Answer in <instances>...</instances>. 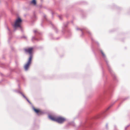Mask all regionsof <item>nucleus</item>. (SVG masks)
Returning <instances> with one entry per match:
<instances>
[{"label": "nucleus", "mask_w": 130, "mask_h": 130, "mask_svg": "<svg viewBox=\"0 0 130 130\" xmlns=\"http://www.w3.org/2000/svg\"><path fill=\"white\" fill-rule=\"evenodd\" d=\"M33 49V48L32 47H30L25 50L26 52L29 53L30 55V56L28 61L24 66V68L26 71L28 70L29 67V66L31 63L32 57V52Z\"/></svg>", "instance_id": "1"}, {"label": "nucleus", "mask_w": 130, "mask_h": 130, "mask_svg": "<svg viewBox=\"0 0 130 130\" xmlns=\"http://www.w3.org/2000/svg\"><path fill=\"white\" fill-rule=\"evenodd\" d=\"M48 117L51 120L55 121L60 123H63L66 120V119L65 118L60 117L55 118L51 115H49L48 116Z\"/></svg>", "instance_id": "2"}, {"label": "nucleus", "mask_w": 130, "mask_h": 130, "mask_svg": "<svg viewBox=\"0 0 130 130\" xmlns=\"http://www.w3.org/2000/svg\"><path fill=\"white\" fill-rule=\"evenodd\" d=\"M22 20L20 18H18L17 19L14 25V30H15L18 27H19L22 32H23V30L22 27L21 26V24L22 22Z\"/></svg>", "instance_id": "3"}, {"label": "nucleus", "mask_w": 130, "mask_h": 130, "mask_svg": "<svg viewBox=\"0 0 130 130\" xmlns=\"http://www.w3.org/2000/svg\"><path fill=\"white\" fill-rule=\"evenodd\" d=\"M19 93H20L23 97L27 100V101L28 103H29L30 104H31L30 102L29 101V100H28L27 98L21 92H19Z\"/></svg>", "instance_id": "4"}, {"label": "nucleus", "mask_w": 130, "mask_h": 130, "mask_svg": "<svg viewBox=\"0 0 130 130\" xmlns=\"http://www.w3.org/2000/svg\"><path fill=\"white\" fill-rule=\"evenodd\" d=\"M101 54L102 55L103 57V58H104V59L105 60V61H106V62H107V61L106 60V56H105V54L103 53V51L101 50Z\"/></svg>", "instance_id": "5"}, {"label": "nucleus", "mask_w": 130, "mask_h": 130, "mask_svg": "<svg viewBox=\"0 0 130 130\" xmlns=\"http://www.w3.org/2000/svg\"><path fill=\"white\" fill-rule=\"evenodd\" d=\"M30 3V4L34 5H36V2L35 0H33L32 1H31Z\"/></svg>", "instance_id": "6"}, {"label": "nucleus", "mask_w": 130, "mask_h": 130, "mask_svg": "<svg viewBox=\"0 0 130 130\" xmlns=\"http://www.w3.org/2000/svg\"><path fill=\"white\" fill-rule=\"evenodd\" d=\"M32 108L37 114H38V113L40 112L39 110L36 109L33 106H32Z\"/></svg>", "instance_id": "7"}, {"label": "nucleus", "mask_w": 130, "mask_h": 130, "mask_svg": "<svg viewBox=\"0 0 130 130\" xmlns=\"http://www.w3.org/2000/svg\"><path fill=\"white\" fill-rule=\"evenodd\" d=\"M54 30H55V31L56 32H57L58 31H57V28H54Z\"/></svg>", "instance_id": "8"}, {"label": "nucleus", "mask_w": 130, "mask_h": 130, "mask_svg": "<svg viewBox=\"0 0 130 130\" xmlns=\"http://www.w3.org/2000/svg\"><path fill=\"white\" fill-rule=\"evenodd\" d=\"M34 33H36V32H38V31H37V30H34Z\"/></svg>", "instance_id": "9"}, {"label": "nucleus", "mask_w": 130, "mask_h": 130, "mask_svg": "<svg viewBox=\"0 0 130 130\" xmlns=\"http://www.w3.org/2000/svg\"><path fill=\"white\" fill-rule=\"evenodd\" d=\"M36 39L35 38V37H33L32 38V40H36Z\"/></svg>", "instance_id": "10"}, {"label": "nucleus", "mask_w": 130, "mask_h": 130, "mask_svg": "<svg viewBox=\"0 0 130 130\" xmlns=\"http://www.w3.org/2000/svg\"><path fill=\"white\" fill-rule=\"evenodd\" d=\"M44 18L45 19H46V16L45 15H44Z\"/></svg>", "instance_id": "11"}, {"label": "nucleus", "mask_w": 130, "mask_h": 130, "mask_svg": "<svg viewBox=\"0 0 130 130\" xmlns=\"http://www.w3.org/2000/svg\"><path fill=\"white\" fill-rule=\"evenodd\" d=\"M77 30H81V31H82V29H79V28H77Z\"/></svg>", "instance_id": "12"}, {"label": "nucleus", "mask_w": 130, "mask_h": 130, "mask_svg": "<svg viewBox=\"0 0 130 130\" xmlns=\"http://www.w3.org/2000/svg\"><path fill=\"white\" fill-rule=\"evenodd\" d=\"M59 19H60V20H61V17L60 16H59Z\"/></svg>", "instance_id": "13"}, {"label": "nucleus", "mask_w": 130, "mask_h": 130, "mask_svg": "<svg viewBox=\"0 0 130 130\" xmlns=\"http://www.w3.org/2000/svg\"><path fill=\"white\" fill-rule=\"evenodd\" d=\"M109 70L111 72V70L110 68H109Z\"/></svg>", "instance_id": "14"}, {"label": "nucleus", "mask_w": 130, "mask_h": 130, "mask_svg": "<svg viewBox=\"0 0 130 130\" xmlns=\"http://www.w3.org/2000/svg\"><path fill=\"white\" fill-rule=\"evenodd\" d=\"M110 106L107 109V110H108V109H109L110 107Z\"/></svg>", "instance_id": "15"}, {"label": "nucleus", "mask_w": 130, "mask_h": 130, "mask_svg": "<svg viewBox=\"0 0 130 130\" xmlns=\"http://www.w3.org/2000/svg\"><path fill=\"white\" fill-rule=\"evenodd\" d=\"M106 128H107V127H108V124H107L106 125Z\"/></svg>", "instance_id": "16"}, {"label": "nucleus", "mask_w": 130, "mask_h": 130, "mask_svg": "<svg viewBox=\"0 0 130 130\" xmlns=\"http://www.w3.org/2000/svg\"><path fill=\"white\" fill-rule=\"evenodd\" d=\"M7 29H8V30L9 31H10V29H9V28H8V27H7Z\"/></svg>", "instance_id": "17"}, {"label": "nucleus", "mask_w": 130, "mask_h": 130, "mask_svg": "<svg viewBox=\"0 0 130 130\" xmlns=\"http://www.w3.org/2000/svg\"><path fill=\"white\" fill-rule=\"evenodd\" d=\"M34 17L35 18H36V16H35V15H34Z\"/></svg>", "instance_id": "18"}, {"label": "nucleus", "mask_w": 130, "mask_h": 130, "mask_svg": "<svg viewBox=\"0 0 130 130\" xmlns=\"http://www.w3.org/2000/svg\"><path fill=\"white\" fill-rule=\"evenodd\" d=\"M88 33H89V34H90V32L89 31H88Z\"/></svg>", "instance_id": "19"}, {"label": "nucleus", "mask_w": 130, "mask_h": 130, "mask_svg": "<svg viewBox=\"0 0 130 130\" xmlns=\"http://www.w3.org/2000/svg\"><path fill=\"white\" fill-rule=\"evenodd\" d=\"M129 125H128L126 127H125V128H126L127 127H128Z\"/></svg>", "instance_id": "20"}, {"label": "nucleus", "mask_w": 130, "mask_h": 130, "mask_svg": "<svg viewBox=\"0 0 130 130\" xmlns=\"http://www.w3.org/2000/svg\"><path fill=\"white\" fill-rule=\"evenodd\" d=\"M83 32H82V35H83Z\"/></svg>", "instance_id": "21"}]
</instances>
